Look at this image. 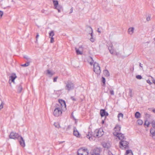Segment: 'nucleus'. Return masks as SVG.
I'll return each mask as SVG.
<instances>
[{
  "label": "nucleus",
  "instance_id": "1",
  "mask_svg": "<svg viewBox=\"0 0 155 155\" xmlns=\"http://www.w3.org/2000/svg\"><path fill=\"white\" fill-rule=\"evenodd\" d=\"M65 84V88L66 90L69 91L74 89V83L71 81H68Z\"/></svg>",
  "mask_w": 155,
  "mask_h": 155
},
{
  "label": "nucleus",
  "instance_id": "2",
  "mask_svg": "<svg viewBox=\"0 0 155 155\" xmlns=\"http://www.w3.org/2000/svg\"><path fill=\"white\" fill-rule=\"evenodd\" d=\"M98 132V130H96L93 134H92L91 132H89L88 134L87 135V138H89L90 140H91L90 139L92 137H100L102 136V134L101 133L100 134H99Z\"/></svg>",
  "mask_w": 155,
  "mask_h": 155
},
{
  "label": "nucleus",
  "instance_id": "3",
  "mask_svg": "<svg viewBox=\"0 0 155 155\" xmlns=\"http://www.w3.org/2000/svg\"><path fill=\"white\" fill-rule=\"evenodd\" d=\"M94 71L97 74H99L101 73L100 67L98 63L94 62L93 64Z\"/></svg>",
  "mask_w": 155,
  "mask_h": 155
},
{
  "label": "nucleus",
  "instance_id": "4",
  "mask_svg": "<svg viewBox=\"0 0 155 155\" xmlns=\"http://www.w3.org/2000/svg\"><path fill=\"white\" fill-rule=\"evenodd\" d=\"M120 147V148L123 149L128 148H129V143L126 141L122 140L119 143Z\"/></svg>",
  "mask_w": 155,
  "mask_h": 155
},
{
  "label": "nucleus",
  "instance_id": "5",
  "mask_svg": "<svg viewBox=\"0 0 155 155\" xmlns=\"http://www.w3.org/2000/svg\"><path fill=\"white\" fill-rule=\"evenodd\" d=\"M88 151L87 149L81 148L79 149L78 151V155H88Z\"/></svg>",
  "mask_w": 155,
  "mask_h": 155
},
{
  "label": "nucleus",
  "instance_id": "6",
  "mask_svg": "<svg viewBox=\"0 0 155 155\" xmlns=\"http://www.w3.org/2000/svg\"><path fill=\"white\" fill-rule=\"evenodd\" d=\"M59 104H60V105L61 106V108L62 110L63 111H65L66 110V105L65 101L61 99H60L58 100Z\"/></svg>",
  "mask_w": 155,
  "mask_h": 155
},
{
  "label": "nucleus",
  "instance_id": "7",
  "mask_svg": "<svg viewBox=\"0 0 155 155\" xmlns=\"http://www.w3.org/2000/svg\"><path fill=\"white\" fill-rule=\"evenodd\" d=\"M62 110L61 109H54L53 112V114L55 117H58L61 116L62 114Z\"/></svg>",
  "mask_w": 155,
  "mask_h": 155
},
{
  "label": "nucleus",
  "instance_id": "8",
  "mask_svg": "<svg viewBox=\"0 0 155 155\" xmlns=\"http://www.w3.org/2000/svg\"><path fill=\"white\" fill-rule=\"evenodd\" d=\"M20 136L18 133L12 132L9 135V138L10 139H18Z\"/></svg>",
  "mask_w": 155,
  "mask_h": 155
},
{
  "label": "nucleus",
  "instance_id": "9",
  "mask_svg": "<svg viewBox=\"0 0 155 155\" xmlns=\"http://www.w3.org/2000/svg\"><path fill=\"white\" fill-rule=\"evenodd\" d=\"M16 78L17 76L15 73H12V75L9 77L8 82L11 86H12L11 83L13 82V83H15L14 80Z\"/></svg>",
  "mask_w": 155,
  "mask_h": 155
},
{
  "label": "nucleus",
  "instance_id": "10",
  "mask_svg": "<svg viewBox=\"0 0 155 155\" xmlns=\"http://www.w3.org/2000/svg\"><path fill=\"white\" fill-rule=\"evenodd\" d=\"M113 134L114 136H117L120 140L121 141L123 140L124 139V134L121 133H117V132H114Z\"/></svg>",
  "mask_w": 155,
  "mask_h": 155
},
{
  "label": "nucleus",
  "instance_id": "11",
  "mask_svg": "<svg viewBox=\"0 0 155 155\" xmlns=\"http://www.w3.org/2000/svg\"><path fill=\"white\" fill-rule=\"evenodd\" d=\"M18 140L20 145L22 147H24L25 146V143L24 140L21 136H20Z\"/></svg>",
  "mask_w": 155,
  "mask_h": 155
},
{
  "label": "nucleus",
  "instance_id": "12",
  "mask_svg": "<svg viewBox=\"0 0 155 155\" xmlns=\"http://www.w3.org/2000/svg\"><path fill=\"white\" fill-rule=\"evenodd\" d=\"M100 150L97 148H96L93 150L91 155H100Z\"/></svg>",
  "mask_w": 155,
  "mask_h": 155
},
{
  "label": "nucleus",
  "instance_id": "13",
  "mask_svg": "<svg viewBox=\"0 0 155 155\" xmlns=\"http://www.w3.org/2000/svg\"><path fill=\"white\" fill-rule=\"evenodd\" d=\"M100 114L101 117H103L104 116H108V114L107 112H106L104 109H101L100 110Z\"/></svg>",
  "mask_w": 155,
  "mask_h": 155
},
{
  "label": "nucleus",
  "instance_id": "14",
  "mask_svg": "<svg viewBox=\"0 0 155 155\" xmlns=\"http://www.w3.org/2000/svg\"><path fill=\"white\" fill-rule=\"evenodd\" d=\"M87 28H89V29L90 30V31H91V33H90V34H91V38H90V40L92 42H94L95 41L94 38H93V31L92 28L90 26H87Z\"/></svg>",
  "mask_w": 155,
  "mask_h": 155
},
{
  "label": "nucleus",
  "instance_id": "15",
  "mask_svg": "<svg viewBox=\"0 0 155 155\" xmlns=\"http://www.w3.org/2000/svg\"><path fill=\"white\" fill-rule=\"evenodd\" d=\"M73 134L75 136L77 137H80V134L77 130L76 127H74V128Z\"/></svg>",
  "mask_w": 155,
  "mask_h": 155
},
{
  "label": "nucleus",
  "instance_id": "16",
  "mask_svg": "<svg viewBox=\"0 0 155 155\" xmlns=\"http://www.w3.org/2000/svg\"><path fill=\"white\" fill-rule=\"evenodd\" d=\"M54 8L57 9L59 13L61 12V11H63V7L60 5H59L57 6V7H55Z\"/></svg>",
  "mask_w": 155,
  "mask_h": 155
},
{
  "label": "nucleus",
  "instance_id": "17",
  "mask_svg": "<svg viewBox=\"0 0 155 155\" xmlns=\"http://www.w3.org/2000/svg\"><path fill=\"white\" fill-rule=\"evenodd\" d=\"M45 73L46 75H48L50 77H51L54 74V73L50 71L49 70H47L45 71Z\"/></svg>",
  "mask_w": 155,
  "mask_h": 155
},
{
  "label": "nucleus",
  "instance_id": "18",
  "mask_svg": "<svg viewBox=\"0 0 155 155\" xmlns=\"http://www.w3.org/2000/svg\"><path fill=\"white\" fill-rule=\"evenodd\" d=\"M121 129L120 126L118 124H117L114 128V130L115 131L114 132H117L119 133V132L120 130Z\"/></svg>",
  "mask_w": 155,
  "mask_h": 155
},
{
  "label": "nucleus",
  "instance_id": "19",
  "mask_svg": "<svg viewBox=\"0 0 155 155\" xmlns=\"http://www.w3.org/2000/svg\"><path fill=\"white\" fill-rule=\"evenodd\" d=\"M87 61L91 65H92L94 63V60L92 57L91 56H89L87 58Z\"/></svg>",
  "mask_w": 155,
  "mask_h": 155
},
{
  "label": "nucleus",
  "instance_id": "20",
  "mask_svg": "<svg viewBox=\"0 0 155 155\" xmlns=\"http://www.w3.org/2000/svg\"><path fill=\"white\" fill-rule=\"evenodd\" d=\"M150 132L153 136H154L155 135V128H151L150 129Z\"/></svg>",
  "mask_w": 155,
  "mask_h": 155
},
{
  "label": "nucleus",
  "instance_id": "21",
  "mask_svg": "<svg viewBox=\"0 0 155 155\" xmlns=\"http://www.w3.org/2000/svg\"><path fill=\"white\" fill-rule=\"evenodd\" d=\"M134 28L133 27L130 28L128 30L129 33L130 35H132L134 32Z\"/></svg>",
  "mask_w": 155,
  "mask_h": 155
},
{
  "label": "nucleus",
  "instance_id": "22",
  "mask_svg": "<svg viewBox=\"0 0 155 155\" xmlns=\"http://www.w3.org/2000/svg\"><path fill=\"white\" fill-rule=\"evenodd\" d=\"M104 75L106 77H109L110 76V74L108 71L107 70L104 71Z\"/></svg>",
  "mask_w": 155,
  "mask_h": 155
},
{
  "label": "nucleus",
  "instance_id": "23",
  "mask_svg": "<svg viewBox=\"0 0 155 155\" xmlns=\"http://www.w3.org/2000/svg\"><path fill=\"white\" fill-rule=\"evenodd\" d=\"M60 105V104H59V103L56 104L54 106L55 109H56L57 108V109H61V110H62L61 106Z\"/></svg>",
  "mask_w": 155,
  "mask_h": 155
},
{
  "label": "nucleus",
  "instance_id": "24",
  "mask_svg": "<svg viewBox=\"0 0 155 155\" xmlns=\"http://www.w3.org/2000/svg\"><path fill=\"white\" fill-rule=\"evenodd\" d=\"M125 155H133V154L132 151L130 150H127Z\"/></svg>",
  "mask_w": 155,
  "mask_h": 155
},
{
  "label": "nucleus",
  "instance_id": "25",
  "mask_svg": "<svg viewBox=\"0 0 155 155\" xmlns=\"http://www.w3.org/2000/svg\"><path fill=\"white\" fill-rule=\"evenodd\" d=\"M53 3L54 5V8L56 7L57 6L59 5L58 1L57 0H53Z\"/></svg>",
  "mask_w": 155,
  "mask_h": 155
},
{
  "label": "nucleus",
  "instance_id": "26",
  "mask_svg": "<svg viewBox=\"0 0 155 155\" xmlns=\"http://www.w3.org/2000/svg\"><path fill=\"white\" fill-rule=\"evenodd\" d=\"M22 90V87L21 86V85L19 84L18 85V93H20L21 92Z\"/></svg>",
  "mask_w": 155,
  "mask_h": 155
},
{
  "label": "nucleus",
  "instance_id": "27",
  "mask_svg": "<svg viewBox=\"0 0 155 155\" xmlns=\"http://www.w3.org/2000/svg\"><path fill=\"white\" fill-rule=\"evenodd\" d=\"M140 114L138 112H137L135 114V117L137 118H138L140 117Z\"/></svg>",
  "mask_w": 155,
  "mask_h": 155
},
{
  "label": "nucleus",
  "instance_id": "28",
  "mask_svg": "<svg viewBox=\"0 0 155 155\" xmlns=\"http://www.w3.org/2000/svg\"><path fill=\"white\" fill-rule=\"evenodd\" d=\"M54 34L53 31H51L49 33V38H51V37H52L54 35Z\"/></svg>",
  "mask_w": 155,
  "mask_h": 155
},
{
  "label": "nucleus",
  "instance_id": "29",
  "mask_svg": "<svg viewBox=\"0 0 155 155\" xmlns=\"http://www.w3.org/2000/svg\"><path fill=\"white\" fill-rule=\"evenodd\" d=\"M75 49L76 50V53L77 54H82V52L76 48H75Z\"/></svg>",
  "mask_w": 155,
  "mask_h": 155
},
{
  "label": "nucleus",
  "instance_id": "30",
  "mask_svg": "<svg viewBox=\"0 0 155 155\" xmlns=\"http://www.w3.org/2000/svg\"><path fill=\"white\" fill-rule=\"evenodd\" d=\"M123 115L122 113H119L118 115V120H120V118H121V119H122L123 117Z\"/></svg>",
  "mask_w": 155,
  "mask_h": 155
},
{
  "label": "nucleus",
  "instance_id": "31",
  "mask_svg": "<svg viewBox=\"0 0 155 155\" xmlns=\"http://www.w3.org/2000/svg\"><path fill=\"white\" fill-rule=\"evenodd\" d=\"M137 123L139 125H141L143 124V121L140 119L138 120L137 121Z\"/></svg>",
  "mask_w": 155,
  "mask_h": 155
},
{
  "label": "nucleus",
  "instance_id": "32",
  "mask_svg": "<svg viewBox=\"0 0 155 155\" xmlns=\"http://www.w3.org/2000/svg\"><path fill=\"white\" fill-rule=\"evenodd\" d=\"M29 65V62H27V63H25L24 64H21V66L22 67H25L28 66Z\"/></svg>",
  "mask_w": 155,
  "mask_h": 155
},
{
  "label": "nucleus",
  "instance_id": "33",
  "mask_svg": "<svg viewBox=\"0 0 155 155\" xmlns=\"http://www.w3.org/2000/svg\"><path fill=\"white\" fill-rule=\"evenodd\" d=\"M129 95L130 97H132L133 96L132 94V90L131 89H129Z\"/></svg>",
  "mask_w": 155,
  "mask_h": 155
},
{
  "label": "nucleus",
  "instance_id": "34",
  "mask_svg": "<svg viewBox=\"0 0 155 155\" xmlns=\"http://www.w3.org/2000/svg\"><path fill=\"white\" fill-rule=\"evenodd\" d=\"M149 125H150V123L147 120H146L145 121V122L144 123V125H146L147 126V127H148L149 126Z\"/></svg>",
  "mask_w": 155,
  "mask_h": 155
},
{
  "label": "nucleus",
  "instance_id": "35",
  "mask_svg": "<svg viewBox=\"0 0 155 155\" xmlns=\"http://www.w3.org/2000/svg\"><path fill=\"white\" fill-rule=\"evenodd\" d=\"M54 125L56 128H59L60 127L59 124L58 123H54Z\"/></svg>",
  "mask_w": 155,
  "mask_h": 155
},
{
  "label": "nucleus",
  "instance_id": "36",
  "mask_svg": "<svg viewBox=\"0 0 155 155\" xmlns=\"http://www.w3.org/2000/svg\"><path fill=\"white\" fill-rule=\"evenodd\" d=\"M98 130V133L99 134H100L101 133L102 134V135L103 134V132L102 129H99V130Z\"/></svg>",
  "mask_w": 155,
  "mask_h": 155
},
{
  "label": "nucleus",
  "instance_id": "37",
  "mask_svg": "<svg viewBox=\"0 0 155 155\" xmlns=\"http://www.w3.org/2000/svg\"><path fill=\"white\" fill-rule=\"evenodd\" d=\"M102 81L104 84H105L106 81L104 77H102Z\"/></svg>",
  "mask_w": 155,
  "mask_h": 155
},
{
  "label": "nucleus",
  "instance_id": "38",
  "mask_svg": "<svg viewBox=\"0 0 155 155\" xmlns=\"http://www.w3.org/2000/svg\"><path fill=\"white\" fill-rule=\"evenodd\" d=\"M152 126L153 127L155 128V121H153L151 123Z\"/></svg>",
  "mask_w": 155,
  "mask_h": 155
},
{
  "label": "nucleus",
  "instance_id": "39",
  "mask_svg": "<svg viewBox=\"0 0 155 155\" xmlns=\"http://www.w3.org/2000/svg\"><path fill=\"white\" fill-rule=\"evenodd\" d=\"M136 78L138 79H141L142 77L140 75H137L136 76Z\"/></svg>",
  "mask_w": 155,
  "mask_h": 155
},
{
  "label": "nucleus",
  "instance_id": "40",
  "mask_svg": "<svg viewBox=\"0 0 155 155\" xmlns=\"http://www.w3.org/2000/svg\"><path fill=\"white\" fill-rule=\"evenodd\" d=\"M107 143L106 144H104L103 146L104 147L107 148H109V146L107 145Z\"/></svg>",
  "mask_w": 155,
  "mask_h": 155
},
{
  "label": "nucleus",
  "instance_id": "41",
  "mask_svg": "<svg viewBox=\"0 0 155 155\" xmlns=\"http://www.w3.org/2000/svg\"><path fill=\"white\" fill-rule=\"evenodd\" d=\"M50 38H51L50 42L51 43H53L54 42V38L52 37H51Z\"/></svg>",
  "mask_w": 155,
  "mask_h": 155
},
{
  "label": "nucleus",
  "instance_id": "42",
  "mask_svg": "<svg viewBox=\"0 0 155 155\" xmlns=\"http://www.w3.org/2000/svg\"><path fill=\"white\" fill-rule=\"evenodd\" d=\"M110 93L112 95H114V92L113 90H110Z\"/></svg>",
  "mask_w": 155,
  "mask_h": 155
},
{
  "label": "nucleus",
  "instance_id": "43",
  "mask_svg": "<svg viewBox=\"0 0 155 155\" xmlns=\"http://www.w3.org/2000/svg\"><path fill=\"white\" fill-rule=\"evenodd\" d=\"M3 102H2V103L0 105V110L2 109L3 107Z\"/></svg>",
  "mask_w": 155,
  "mask_h": 155
},
{
  "label": "nucleus",
  "instance_id": "44",
  "mask_svg": "<svg viewBox=\"0 0 155 155\" xmlns=\"http://www.w3.org/2000/svg\"><path fill=\"white\" fill-rule=\"evenodd\" d=\"M113 48V45H110L108 48V50H109V51H110V49H112Z\"/></svg>",
  "mask_w": 155,
  "mask_h": 155
},
{
  "label": "nucleus",
  "instance_id": "45",
  "mask_svg": "<svg viewBox=\"0 0 155 155\" xmlns=\"http://www.w3.org/2000/svg\"><path fill=\"white\" fill-rule=\"evenodd\" d=\"M3 12L2 11H0V19L1 18L3 15Z\"/></svg>",
  "mask_w": 155,
  "mask_h": 155
},
{
  "label": "nucleus",
  "instance_id": "46",
  "mask_svg": "<svg viewBox=\"0 0 155 155\" xmlns=\"http://www.w3.org/2000/svg\"><path fill=\"white\" fill-rule=\"evenodd\" d=\"M58 78V77H56L54 78V79H53V81L54 82H56L57 81V80Z\"/></svg>",
  "mask_w": 155,
  "mask_h": 155
},
{
  "label": "nucleus",
  "instance_id": "47",
  "mask_svg": "<svg viewBox=\"0 0 155 155\" xmlns=\"http://www.w3.org/2000/svg\"><path fill=\"white\" fill-rule=\"evenodd\" d=\"M146 19L147 21H150V16H149L147 17Z\"/></svg>",
  "mask_w": 155,
  "mask_h": 155
},
{
  "label": "nucleus",
  "instance_id": "48",
  "mask_svg": "<svg viewBox=\"0 0 155 155\" xmlns=\"http://www.w3.org/2000/svg\"><path fill=\"white\" fill-rule=\"evenodd\" d=\"M109 51H110V53L111 54H112L113 53H114V49H113H113H110V50Z\"/></svg>",
  "mask_w": 155,
  "mask_h": 155
},
{
  "label": "nucleus",
  "instance_id": "49",
  "mask_svg": "<svg viewBox=\"0 0 155 155\" xmlns=\"http://www.w3.org/2000/svg\"><path fill=\"white\" fill-rule=\"evenodd\" d=\"M147 83H148L150 85H151L152 84V83L149 80H147Z\"/></svg>",
  "mask_w": 155,
  "mask_h": 155
},
{
  "label": "nucleus",
  "instance_id": "50",
  "mask_svg": "<svg viewBox=\"0 0 155 155\" xmlns=\"http://www.w3.org/2000/svg\"><path fill=\"white\" fill-rule=\"evenodd\" d=\"M24 58H25L26 59L28 60L30 59V58H29L28 56H27L24 57Z\"/></svg>",
  "mask_w": 155,
  "mask_h": 155
},
{
  "label": "nucleus",
  "instance_id": "51",
  "mask_svg": "<svg viewBox=\"0 0 155 155\" xmlns=\"http://www.w3.org/2000/svg\"><path fill=\"white\" fill-rule=\"evenodd\" d=\"M71 99L73 101H75L76 100V99L73 97H71Z\"/></svg>",
  "mask_w": 155,
  "mask_h": 155
},
{
  "label": "nucleus",
  "instance_id": "52",
  "mask_svg": "<svg viewBox=\"0 0 155 155\" xmlns=\"http://www.w3.org/2000/svg\"><path fill=\"white\" fill-rule=\"evenodd\" d=\"M73 8L72 7V8H71V11L70 12H69V14H71V13L72 12H73Z\"/></svg>",
  "mask_w": 155,
  "mask_h": 155
},
{
  "label": "nucleus",
  "instance_id": "53",
  "mask_svg": "<svg viewBox=\"0 0 155 155\" xmlns=\"http://www.w3.org/2000/svg\"><path fill=\"white\" fill-rule=\"evenodd\" d=\"M39 35H38V33H37V35H36V41L37 40V39H38V37Z\"/></svg>",
  "mask_w": 155,
  "mask_h": 155
},
{
  "label": "nucleus",
  "instance_id": "54",
  "mask_svg": "<svg viewBox=\"0 0 155 155\" xmlns=\"http://www.w3.org/2000/svg\"><path fill=\"white\" fill-rule=\"evenodd\" d=\"M99 28H98V29H97V31L99 33H101V31H100L99 30Z\"/></svg>",
  "mask_w": 155,
  "mask_h": 155
},
{
  "label": "nucleus",
  "instance_id": "55",
  "mask_svg": "<svg viewBox=\"0 0 155 155\" xmlns=\"http://www.w3.org/2000/svg\"><path fill=\"white\" fill-rule=\"evenodd\" d=\"M152 111H153V112L155 113V109H153Z\"/></svg>",
  "mask_w": 155,
  "mask_h": 155
},
{
  "label": "nucleus",
  "instance_id": "56",
  "mask_svg": "<svg viewBox=\"0 0 155 155\" xmlns=\"http://www.w3.org/2000/svg\"><path fill=\"white\" fill-rule=\"evenodd\" d=\"M140 66L141 68L143 67V66L141 65V64L140 63Z\"/></svg>",
  "mask_w": 155,
  "mask_h": 155
},
{
  "label": "nucleus",
  "instance_id": "57",
  "mask_svg": "<svg viewBox=\"0 0 155 155\" xmlns=\"http://www.w3.org/2000/svg\"><path fill=\"white\" fill-rule=\"evenodd\" d=\"M81 101H83V100L82 99H81Z\"/></svg>",
  "mask_w": 155,
  "mask_h": 155
},
{
  "label": "nucleus",
  "instance_id": "58",
  "mask_svg": "<svg viewBox=\"0 0 155 155\" xmlns=\"http://www.w3.org/2000/svg\"><path fill=\"white\" fill-rule=\"evenodd\" d=\"M104 123V121H102V123Z\"/></svg>",
  "mask_w": 155,
  "mask_h": 155
},
{
  "label": "nucleus",
  "instance_id": "59",
  "mask_svg": "<svg viewBox=\"0 0 155 155\" xmlns=\"http://www.w3.org/2000/svg\"><path fill=\"white\" fill-rule=\"evenodd\" d=\"M151 78H152V79H153V78L152 77H151Z\"/></svg>",
  "mask_w": 155,
  "mask_h": 155
},
{
  "label": "nucleus",
  "instance_id": "60",
  "mask_svg": "<svg viewBox=\"0 0 155 155\" xmlns=\"http://www.w3.org/2000/svg\"><path fill=\"white\" fill-rule=\"evenodd\" d=\"M153 83H154V84H155V82H153Z\"/></svg>",
  "mask_w": 155,
  "mask_h": 155
},
{
  "label": "nucleus",
  "instance_id": "61",
  "mask_svg": "<svg viewBox=\"0 0 155 155\" xmlns=\"http://www.w3.org/2000/svg\"><path fill=\"white\" fill-rule=\"evenodd\" d=\"M153 83H154V84H155V82H153Z\"/></svg>",
  "mask_w": 155,
  "mask_h": 155
},
{
  "label": "nucleus",
  "instance_id": "62",
  "mask_svg": "<svg viewBox=\"0 0 155 155\" xmlns=\"http://www.w3.org/2000/svg\"><path fill=\"white\" fill-rule=\"evenodd\" d=\"M63 142H61V143H63Z\"/></svg>",
  "mask_w": 155,
  "mask_h": 155
}]
</instances>
